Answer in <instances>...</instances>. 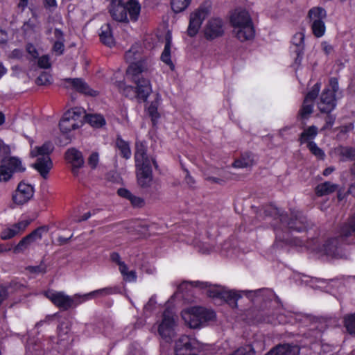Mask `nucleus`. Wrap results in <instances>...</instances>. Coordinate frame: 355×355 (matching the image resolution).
Wrapping results in <instances>:
<instances>
[{
    "label": "nucleus",
    "mask_w": 355,
    "mask_h": 355,
    "mask_svg": "<svg viewBox=\"0 0 355 355\" xmlns=\"http://www.w3.org/2000/svg\"><path fill=\"white\" fill-rule=\"evenodd\" d=\"M223 33V22L220 18L210 19L204 28L205 37L209 40L219 37L222 36Z\"/></svg>",
    "instance_id": "nucleus-18"
},
{
    "label": "nucleus",
    "mask_w": 355,
    "mask_h": 355,
    "mask_svg": "<svg viewBox=\"0 0 355 355\" xmlns=\"http://www.w3.org/2000/svg\"><path fill=\"white\" fill-rule=\"evenodd\" d=\"M116 291V288L109 287L90 292L83 296L75 295L73 297H70L63 292H50L47 294V297L58 308L67 310L90 298L112 295Z\"/></svg>",
    "instance_id": "nucleus-2"
},
{
    "label": "nucleus",
    "mask_w": 355,
    "mask_h": 355,
    "mask_svg": "<svg viewBox=\"0 0 355 355\" xmlns=\"http://www.w3.org/2000/svg\"><path fill=\"white\" fill-rule=\"evenodd\" d=\"M343 320L347 331L349 334L355 336V313L346 315Z\"/></svg>",
    "instance_id": "nucleus-39"
},
{
    "label": "nucleus",
    "mask_w": 355,
    "mask_h": 355,
    "mask_svg": "<svg viewBox=\"0 0 355 355\" xmlns=\"http://www.w3.org/2000/svg\"><path fill=\"white\" fill-rule=\"evenodd\" d=\"M355 234V214L349 217L340 228V237L347 238Z\"/></svg>",
    "instance_id": "nucleus-27"
},
{
    "label": "nucleus",
    "mask_w": 355,
    "mask_h": 355,
    "mask_svg": "<svg viewBox=\"0 0 355 355\" xmlns=\"http://www.w3.org/2000/svg\"><path fill=\"white\" fill-rule=\"evenodd\" d=\"M137 180L139 186L144 189H151V192H157L161 188L157 181H154L151 166L136 168Z\"/></svg>",
    "instance_id": "nucleus-10"
},
{
    "label": "nucleus",
    "mask_w": 355,
    "mask_h": 355,
    "mask_svg": "<svg viewBox=\"0 0 355 355\" xmlns=\"http://www.w3.org/2000/svg\"><path fill=\"white\" fill-rule=\"evenodd\" d=\"M147 146L144 141H137L135 143V167H142L150 165V162L146 154Z\"/></svg>",
    "instance_id": "nucleus-21"
},
{
    "label": "nucleus",
    "mask_w": 355,
    "mask_h": 355,
    "mask_svg": "<svg viewBox=\"0 0 355 355\" xmlns=\"http://www.w3.org/2000/svg\"><path fill=\"white\" fill-rule=\"evenodd\" d=\"M191 286L194 287H199L201 288H207L208 287L207 282H191L189 283Z\"/></svg>",
    "instance_id": "nucleus-60"
},
{
    "label": "nucleus",
    "mask_w": 355,
    "mask_h": 355,
    "mask_svg": "<svg viewBox=\"0 0 355 355\" xmlns=\"http://www.w3.org/2000/svg\"><path fill=\"white\" fill-rule=\"evenodd\" d=\"M99 37L104 44L108 46L114 44V38L110 24H105L101 26Z\"/></svg>",
    "instance_id": "nucleus-33"
},
{
    "label": "nucleus",
    "mask_w": 355,
    "mask_h": 355,
    "mask_svg": "<svg viewBox=\"0 0 355 355\" xmlns=\"http://www.w3.org/2000/svg\"><path fill=\"white\" fill-rule=\"evenodd\" d=\"M340 239L339 237L329 239L322 245V249H318L317 247H311L310 245H309L308 248H311L313 250L321 252L331 258L347 259V254L340 244Z\"/></svg>",
    "instance_id": "nucleus-11"
},
{
    "label": "nucleus",
    "mask_w": 355,
    "mask_h": 355,
    "mask_svg": "<svg viewBox=\"0 0 355 355\" xmlns=\"http://www.w3.org/2000/svg\"><path fill=\"white\" fill-rule=\"evenodd\" d=\"M47 230L48 229L45 226L39 227L33 230L31 233L24 236L14 248V253L18 254L24 252L33 243L40 240L43 233L46 232Z\"/></svg>",
    "instance_id": "nucleus-15"
},
{
    "label": "nucleus",
    "mask_w": 355,
    "mask_h": 355,
    "mask_svg": "<svg viewBox=\"0 0 355 355\" xmlns=\"http://www.w3.org/2000/svg\"><path fill=\"white\" fill-rule=\"evenodd\" d=\"M320 89V85L315 83L311 90L306 95L302 105L298 112V118L302 120H306L313 111V101L318 96Z\"/></svg>",
    "instance_id": "nucleus-12"
},
{
    "label": "nucleus",
    "mask_w": 355,
    "mask_h": 355,
    "mask_svg": "<svg viewBox=\"0 0 355 355\" xmlns=\"http://www.w3.org/2000/svg\"><path fill=\"white\" fill-rule=\"evenodd\" d=\"M325 121L326 123L325 125L323 127V129L330 128L335 121V117L332 115H327L325 119Z\"/></svg>",
    "instance_id": "nucleus-57"
},
{
    "label": "nucleus",
    "mask_w": 355,
    "mask_h": 355,
    "mask_svg": "<svg viewBox=\"0 0 355 355\" xmlns=\"http://www.w3.org/2000/svg\"><path fill=\"white\" fill-rule=\"evenodd\" d=\"M327 89H329L331 90V92H332L334 96L336 95V92L338 91L339 89L337 78H331L329 80V87H328Z\"/></svg>",
    "instance_id": "nucleus-52"
},
{
    "label": "nucleus",
    "mask_w": 355,
    "mask_h": 355,
    "mask_svg": "<svg viewBox=\"0 0 355 355\" xmlns=\"http://www.w3.org/2000/svg\"><path fill=\"white\" fill-rule=\"evenodd\" d=\"M65 82L69 84V85H66L67 87L71 86L77 92L85 95L96 96L98 94L96 91L89 88L88 85L81 78H67Z\"/></svg>",
    "instance_id": "nucleus-23"
},
{
    "label": "nucleus",
    "mask_w": 355,
    "mask_h": 355,
    "mask_svg": "<svg viewBox=\"0 0 355 355\" xmlns=\"http://www.w3.org/2000/svg\"><path fill=\"white\" fill-rule=\"evenodd\" d=\"M39 28L40 21L36 15L33 14V17L24 24L22 30L26 34H31L37 31Z\"/></svg>",
    "instance_id": "nucleus-35"
},
{
    "label": "nucleus",
    "mask_w": 355,
    "mask_h": 355,
    "mask_svg": "<svg viewBox=\"0 0 355 355\" xmlns=\"http://www.w3.org/2000/svg\"><path fill=\"white\" fill-rule=\"evenodd\" d=\"M300 348L296 345H282L271 349L266 355H299Z\"/></svg>",
    "instance_id": "nucleus-26"
},
{
    "label": "nucleus",
    "mask_w": 355,
    "mask_h": 355,
    "mask_svg": "<svg viewBox=\"0 0 355 355\" xmlns=\"http://www.w3.org/2000/svg\"><path fill=\"white\" fill-rule=\"evenodd\" d=\"M31 220H24L8 227L1 232V239L2 240H8L15 236L21 234L26 228L30 225Z\"/></svg>",
    "instance_id": "nucleus-22"
},
{
    "label": "nucleus",
    "mask_w": 355,
    "mask_h": 355,
    "mask_svg": "<svg viewBox=\"0 0 355 355\" xmlns=\"http://www.w3.org/2000/svg\"><path fill=\"white\" fill-rule=\"evenodd\" d=\"M233 33L241 42L252 39L255 31L249 12L244 9H236L230 17Z\"/></svg>",
    "instance_id": "nucleus-3"
},
{
    "label": "nucleus",
    "mask_w": 355,
    "mask_h": 355,
    "mask_svg": "<svg viewBox=\"0 0 355 355\" xmlns=\"http://www.w3.org/2000/svg\"><path fill=\"white\" fill-rule=\"evenodd\" d=\"M201 348L200 343L195 338L187 336H182L176 341L175 348Z\"/></svg>",
    "instance_id": "nucleus-31"
},
{
    "label": "nucleus",
    "mask_w": 355,
    "mask_h": 355,
    "mask_svg": "<svg viewBox=\"0 0 355 355\" xmlns=\"http://www.w3.org/2000/svg\"><path fill=\"white\" fill-rule=\"evenodd\" d=\"M148 114L151 116L152 120L153 121L155 120H156L157 119H158L159 114H158V112H157V107L155 105H150L148 107Z\"/></svg>",
    "instance_id": "nucleus-56"
},
{
    "label": "nucleus",
    "mask_w": 355,
    "mask_h": 355,
    "mask_svg": "<svg viewBox=\"0 0 355 355\" xmlns=\"http://www.w3.org/2000/svg\"><path fill=\"white\" fill-rule=\"evenodd\" d=\"M28 269L29 272L32 273H45L46 271V266L44 263H41L39 266H29Z\"/></svg>",
    "instance_id": "nucleus-50"
},
{
    "label": "nucleus",
    "mask_w": 355,
    "mask_h": 355,
    "mask_svg": "<svg viewBox=\"0 0 355 355\" xmlns=\"http://www.w3.org/2000/svg\"><path fill=\"white\" fill-rule=\"evenodd\" d=\"M26 51L29 55L32 56L33 59L38 58L39 53L35 46L32 44H28L26 46Z\"/></svg>",
    "instance_id": "nucleus-53"
},
{
    "label": "nucleus",
    "mask_w": 355,
    "mask_h": 355,
    "mask_svg": "<svg viewBox=\"0 0 355 355\" xmlns=\"http://www.w3.org/2000/svg\"><path fill=\"white\" fill-rule=\"evenodd\" d=\"M24 171L25 167L22 166L19 159L15 157H10L0 166V182L10 180L13 173Z\"/></svg>",
    "instance_id": "nucleus-14"
},
{
    "label": "nucleus",
    "mask_w": 355,
    "mask_h": 355,
    "mask_svg": "<svg viewBox=\"0 0 355 355\" xmlns=\"http://www.w3.org/2000/svg\"><path fill=\"white\" fill-rule=\"evenodd\" d=\"M184 171L186 173L185 178H184L186 184L189 187L193 188L194 185L196 184V181H195L194 178L191 176V175L187 169H184Z\"/></svg>",
    "instance_id": "nucleus-55"
},
{
    "label": "nucleus",
    "mask_w": 355,
    "mask_h": 355,
    "mask_svg": "<svg viewBox=\"0 0 355 355\" xmlns=\"http://www.w3.org/2000/svg\"><path fill=\"white\" fill-rule=\"evenodd\" d=\"M33 187L31 184L21 182L18 184L17 189L12 195V200L17 205H24L33 198Z\"/></svg>",
    "instance_id": "nucleus-17"
},
{
    "label": "nucleus",
    "mask_w": 355,
    "mask_h": 355,
    "mask_svg": "<svg viewBox=\"0 0 355 355\" xmlns=\"http://www.w3.org/2000/svg\"><path fill=\"white\" fill-rule=\"evenodd\" d=\"M51 76L46 72H42L35 80L37 85H46L51 83Z\"/></svg>",
    "instance_id": "nucleus-46"
},
{
    "label": "nucleus",
    "mask_w": 355,
    "mask_h": 355,
    "mask_svg": "<svg viewBox=\"0 0 355 355\" xmlns=\"http://www.w3.org/2000/svg\"><path fill=\"white\" fill-rule=\"evenodd\" d=\"M8 292L5 287L0 286V304L7 297Z\"/></svg>",
    "instance_id": "nucleus-59"
},
{
    "label": "nucleus",
    "mask_w": 355,
    "mask_h": 355,
    "mask_svg": "<svg viewBox=\"0 0 355 355\" xmlns=\"http://www.w3.org/2000/svg\"><path fill=\"white\" fill-rule=\"evenodd\" d=\"M253 164V158L250 154H245L240 159L236 160L233 163V166L235 168H247Z\"/></svg>",
    "instance_id": "nucleus-38"
},
{
    "label": "nucleus",
    "mask_w": 355,
    "mask_h": 355,
    "mask_svg": "<svg viewBox=\"0 0 355 355\" xmlns=\"http://www.w3.org/2000/svg\"><path fill=\"white\" fill-rule=\"evenodd\" d=\"M133 82L136 84V94L139 99L146 101L152 92L150 80L146 78H138Z\"/></svg>",
    "instance_id": "nucleus-25"
},
{
    "label": "nucleus",
    "mask_w": 355,
    "mask_h": 355,
    "mask_svg": "<svg viewBox=\"0 0 355 355\" xmlns=\"http://www.w3.org/2000/svg\"><path fill=\"white\" fill-rule=\"evenodd\" d=\"M123 93L126 96H137L136 91H134V88L132 86H126L123 89Z\"/></svg>",
    "instance_id": "nucleus-58"
},
{
    "label": "nucleus",
    "mask_w": 355,
    "mask_h": 355,
    "mask_svg": "<svg viewBox=\"0 0 355 355\" xmlns=\"http://www.w3.org/2000/svg\"><path fill=\"white\" fill-rule=\"evenodd\" d=\"M37 65L42 69H49L51 67L50 58L47 55H42L38 58Z\"/></svg>",
    "instance_id": "nucleus-47"
},
{
    "label": "nucleus",
    "mask_w": 355,
    "mask_h": 355,
    "mask_svg": "<svg viewBox=\"0 0 355 355\" xmlns=\"http://www.w3.org/2000/svg\"><path fill=\"white\" fill-rule=\"evenodd\" d=\"M275 234L277 240L283 241L286 243H293L295 245H302V241L301 240H295L294 241H289L288 232H283L280 229L275 228Z\"/></svg>",
    "instance_id": "nucleus-41"
},
{
    "label": "nucleus",
    "mask_w": 355,
    "mask_h": 355,
    "mask_svg": "<svg viewBox=\"0 0 355 355\" xmlns=\"http://www.w3.org/2000/svg\"><path fill=\"white\" fill-rule=\"evenodd\" d=\"M263 214L265 216H271L279 220L282 225L287 227L289 232H308L313 227L306 217L299 211H292L288 218L277 208L269 206L264 209Z\"/></svg>",
    "instance_id": "nucleus-1"
},
{
    "label": "nucleus",
    "mask_w": 355,
    "mask_h": 355,
    "mask_svg": "<svg viewBox=\"0 0 355 355\" xmlns=\"http://www.w3.org/2000/svg\"><path fill=\"white\" fill-rule=\"evenodd\" d=\"M8 40L7 33L6 31L0 28V44H4Z\"/></svg>",
    "instance_id": "nucleus-63"
},
{
    "label": "nucleus",
    "mask_w": 355,
    "mask_h": 355,
    "mask_svg": "<svg viewBox=\"0 0 355 355\" xmlns=\"http://www.w3.org/2000/svg\"><path fill=\"white\" fill-rule=\"evenodd\" d=\"M112 261L116 263L119 268H121V270H124L125 268V263L121 261V257L117 252H112L110 255Z\"/></svg>",
    "instance_id": "nucleus-48"
},
{
    "label": "nucleus",
    "mask_w": 355,
    "mask_h": 355,
    "mask_svg": "<svg viewBox=\"0 0 355 355\" xmlns=\"http://www.w3.org/2000/svg\"><path fill=\"white\" fill-rule=\"evenodd\" d=\"M201 348H175V355H198Z\"/></svg>",
    "instance_id": "nucleus-45"
},
{
    "label": "nucleus",
    "mask_w": 355,
    "mask_h": 355,
    "mask_svg": "<svg viewBox=\"0 0 355 355\" xmlns=\"http://www.w3.org/2000/svg\"><path fill=\"white\" fill-rule=\"evenodd\" d=\"M171 34L168 33L166 35V43L164 51L161 55V60L167 65H168L173 70L175 67L171 59Z\"/></svg>",
    "instance_id": "nucleus-29"
},
{
    "label": "nucleus",
    "mask_w": 355,
    "mask_h": 355,
    "mask_svg": "<svg viewBox=\"0 0 355 355\" xmlns=\"http://www.w3.org/2000/svg\"><path fill=\"white\" fill-rule=\"evenodd\" d=\"M148 66L145 60H138L136 62H132L130 64L126 71V76L131 80H135L138 78H143L140 77L141 73L147 71Z\"/></svg>",
    "instance_id": "nucleus-24"
},
{
    "label": "nucleus",
    "mask_w": 355,
    "mask_h": 355,
    "mask_svg": "<svg viewBox=\"0 0 355 355\" xmlns=\"http://www.w3.org/2000/svg\"><path fill=\"white\" fill-rule=\"evenodd\" d=\"M209 10L208 8L201 6L196 11L191 13L187 33L190 37L195 36L205 19L208 16Z\"/></svg>",
    "instance_id": "nucleus-13"
},
{
    "label": "nucleus",
    "mask_w": 355,
    "mask_h": 355,
    "mask_svg": "<svg viewBox=\"0 0 355 355\" xmlns=\"http://www.w3.org/2000/svg\"><path fill=\"white\" fill-rule=\"evenodd\" d=\"M336 107V98L329 89H324L318 102V107L321 112L329 114Z\"/></svg>",
    "instance_id": "nucleus-19"
},
{
    "label": "nucleus",
    "mask_w": 355,
    "mask_h": 355,
    "mask_svg": "<svg viewBox=\"0 0 355 355\" xmlns=\"http://www.w3.org/2000/svg\"><path fill=\"white\" fill-rule=\"evenodd\" d=\"M99 161V156L97 153H92L88 158V164L92 168H95Z\"/></svg>",
    "instance_id": "nucleus-51"
},
{
    "label": "nucleus",
    "mask_w": 355,
    "mask_h": 355,
    "mask_svg": "<svg viewBox=\"0 0 355 355\" xmlns=\"http://www.w3.org/2000/svg\"><path fill=\"white\" fill-rule=\"evenodd\" d=\"M177 316L169 309H165L162 319L158 327V333L166 342H169L175 335Z\"/></svg>",
    "instance_id": "nucleus-7"
},
{
    "label": "nucleus",
    "mask_w": 355,
    "mask_h": 355,
    "mask_svg": "<svg viewBox=\"0 0 355 355\" xmlns=\"http://www.w3.org/2000/svg\"><path fill=\"white\" fill-rule=\"evenodd\" d=\"M191 0H171V5L175 12L184 10L190 4Z\"/></svg>",
    "instance_id": "nucleus-40"
},
{
    "label": "nucleus",
    "mask_w": 355,
    "mask_h": 355,
    "mask_svg": "<svg viewBox=\"0 0 355 355\" xmlns=\"http://www.w3.org/2000/svg\"><path fill=\"white\" fill-rule=\"evenodd\" d=\"M125 58L128 62L132 64V62H136L138 60H140V55L137 52L135 47H132L125 53Z\"/></svg>",
    "instance_id": "nucleus-44"
},
{
    "label": "nucleus",
    "mask_w": 355,
    "mask_h": 355,
    "mask_svg": "<svg viewBox=\"0 0 355 355\" xmlns=\"http://www.w3.org/2000/svg\"><path fill=\"white\" fill-rule=\"evenodd\" d=\"M215 313L203 307H193L182 311V317L190 328H199L215 318Z\"/></svg>",
    "instance_id": "nucleus-6"
},
{
    "label": "nucleus",
    "mask_w": 355,
    "mask_h": 355,
    "mask_svg": "<svg viewBox=\"0 0 355 355\" xmlns=\"http://www.w3.org/2000/svg\"><path fill=\"white\" fill-rule=\"evenodd\" d=\"M318 134V128L315 125H311L304 128V130L301 132L299 137V141L301 144L304 143L308 144L309 141H313Z\"/></svg>",
    "instance_id": "nucleus-30"
},
{
    "label": "nucleus",
    "mask_w": 355,
    "mask_h": 355,
    "mask_svg": "<svg viewBox=\"0 0 355 355\" xmlns=\"http://www.w3.org/2000/svg\"><path fill=\"white\" fill-rule=\"evenodd\" d=\"M309 150L317 158L323 159L325 157L324 151L318 146V145L313 141H309L307 144Z\"/></svg>",
    "instance_id": "nucleus-42"
},
{
    "label": "nucleus",
    "mask_w": 355,
    "mask_h": 355,
    "mask_svg": "<svg viewBox=\"0 0 355 355\" xmlns=\"http://www.w3.org/2000/svg\"><path fill=\"white\" fill-rule=\"evenodd\" d=\"M117 193L121 197L129 200L133 207H141L144 205V200L142 198L134 196L126 189L121 188L118 189Z\"/></svg>",
    "instance_id": "nucleus-28"
},
{
    "label": "nucleus",
    "mask_w": 355,
    "mask_h": 355,
    "mask_svg": "<svg viewBox=\"0 0 355 355\" xmlns=\"http://www.w3.org/2000/svg\"><path fill=\"white\" fill-rule=\"evenodd\" d=\"M337 189V184L331 183L329 182H325L318 184L316 187L315 193L318 196H322L334 193L336 191Z\"/></svg>",
    "instance_id": "nucleus-34"
},
{
    "label": "nucleus",
    "mask_w": 355,
    "mask_h": 355,
    "mask_svg": "<svg viewBox=\"0 0 355 355\" xmlns=\"http://www.w3.org/2000/svg\"><path fill=\"white\" fill-rule=\"evenodd\" d=\"M53 51L58 55H60L63 54L64 51V41H61V40L55 41L53 46Z\"/></svg>",
    "instance_id": "nucleus-49"
},
{
    "label": "nucleus",
    "mask_w": 355,
    "mask_h": 355,
    "mask_svg": "<svg viewBox=\"0 0 355 355\" xmlns=\"http://www.w3.org/2000/svg\"><path fill=\"white\" fill-rule=\"evenodd\" d=\"M66 160L71 165V172L75 176L78 174V170L84 164L82 153L76 148H70L65 153Z\"/></svg>",
    "instance_id": "nucleus-20"
},
{
    "label": "nucleus",
    "mask_w": 355,
    "mask_h": 355,
    "mask_svg": "<svg viewBox=\"0 0 355 355\" xmlns=\"http://www.w3.org/2000/svg\"><path fill=\"white\" fill-rule=\"evenodd\" d=\"M304 35L301 32L295 33L292 38V44L297 47V49L295 50L297 54V58L295 59L296 63H300L301 62V55L302 54L304 49Z\"/></svg>",
    "instance_id": "nucleus-32"
},
{
    "label": "nucleus",
    "mask_w": 355,
    "mask_h": 355,
    "mask_svg": "<svg viewBox=\"0 0 355 355\" xmlns=\"http://www.w3.org/2000/svg\"><path fill=\"white\" fill-rule=\"evenodd\" d=\"M116 144L120 150L121 155L126 159H129L131 156L129 144L121 138H117Z\"/></svg>",
    "instance_id": "nucleus-37"
},
{
    "label": "nucleus",
    "mask_w": 355,
    "mask_h": 355,
    "mask_svg": "<svg viewBox=\"0 0 355 355\" xmlns=\"http://www.w3.org/2000/svg\"><path fill=\"white\" fill-rule=\"evenodd\" d=\"M322 49L326 55H330L334 52V47L329 42L324 41L321 43Z\"/></svg>",
    "instance_id": "nucleus-54"
},
{
    "label": "nucleus",
    "mask_w": 355,
    "mask_h": 355,
    "mask_svg": "<svg viewBox=\"0 0 355 355\" xmlns=\"http://www.w3.org/2000/svg\"><path fill=\"white\" fill-rule=\"evenodd\" d=\"M44 6L48 8H55L57 7V3L55 0H44Z\"/></svg>",
    "instance_id": "nucleus-61"
},
{
    "label": "nucleus",
    "mask_w": 355,
    "mask_h": 355,
    "mask_svg": "<svg viewBox=\"0 0 355 355\" xmlns=\"http://www.w3.org/2000/svg\"><path fill=\"white\" fill-rule=\"evenodd\" d=\"M342 153L347 157H352L355 155V150L353 148H345Z\"/></svg>",
    "instance_id": "nucleus-62"
},
{
    "label": "nucleus",
    "mask_w": 355,
    "mask_h": 355,
    "mask_svg": "<svg viewBox=\"0 0 355 355\" xmlns=\"http://www.w3.org/2000/svg\"><path fill=\"white\" fill-rule=\"evenodd\" d=\"M140 5L135 0H129L125 5L122 3H110L109 12L112 19L119 22H127L128 12L132 21H136L140 13Z\"/></svg>",
    "instance_id": "nucleus-5"
},
{
    "label": "nucleus",
    "mask_w": 355,
    "mask_h": 355,
    "mask_svg": "<svg viewBox=\"0 0 355 355\" xmlns=\"http://www.w3.org/2000/svg\"><path fill=\"white\" fill-rule=\"evenodd\" d=\"M83 114L84 110L77 107L67 111L60 121V130L63 133H67L71 130L78 128L83 124Z\"/></svg>",
    "instance_id": "nucleus-8"
},
{
    "label": "nucleus",
    "mask_w": 355,
    "mask_h": 355,
    "mask_svg": "<svg viewBox=\"0 0 355 355\" xmlns=\"http://www.w3.org/2000/svg\"><path fill=\"white\" fill-rule=\"evenodd\" d=\"M119 270L122 275L123 279L126 282H135L137 279V273L135 270H128V267L125 264L124 270H121V268H119Z\"/></svg>",
    "instance_id": "nucleus-43"
},
{
    "label": "nucleus",
    "mask_w": 355,
    "mask_h": 355,
    "mask_svg": "<svg viewBox=\"0 0 355 355\" xmlns=\"http://www.w3.org/2000/svg\"><path fill=\"white\" fill-rule=\"evenodd\" d=\"M207 295L212 298L222 299L230 303L232 300L235 305L236 301L241 297L238 292L233 290H227L220 286H209L207 290Z\"/></svg>",
    "instance_id": "nucleus-16"
},
{
    "label": "nucleus",
    "mask_w": 355,
    "mask_h": 355,
    "mask_svg": "<svg viewBox=\"0 0 355 355\" xmlns=\"http://www.w3.org/2000/svg\"><path fill=\"white\" fill-rule=\"evenodd\" d=\"M308 17L313 35L317 37L323 36L326 31L324 21L327 17L325 10L320 7L313 8L309 10Z\"/></svg>",
    "instance_id": "nucleus-9"
},
{
    "label": "nucleus",
    "mask_w": 355,
    "mask_h": 355,
    "mask_svg": "<svg viewBox=\"0 0 355 355\" xmlns=\"http://www.w3.org/2000/svg\"><path fill=\"white\" fill-rule=\"evenodd\" d=\"M85 117L87 121L92 126L96 128H101L105 125V119L101 114H83V118Z\"/></svg>",
    "instance_id": "nucleus-36"
},
{
    "label": "nucleus",
    "mask_w": 355,
    "mask_h": 355,
    "mask_svg": "<svg viewBox=\"0 0 355 355\" xmlns=\"http://www.w3.org/2000/svg\"><path fill=\"white\" fill-rule=\"evenodd\" d=\"M53 150V145L49 141L45 142L42 146H35L31 150V156L37 157L33 166L45 179L53 168V162L49 157Z\"/></svg>",
    "instance_id": "nucleus-4"
},
{
    "label": "nucleus",
    "mask_w": 355,
    "mask_h": 355,
    "mask_svg": "<svg viewBox=\"0 0 355 355\" xmlns=\"http://www.w3.org/2000/svg\"><path fill=\"white\" fill-rule=\"evenodd\" d=\"M54 35H55V38L57 39V40L64 41V37H63V33L61 30H60L58 28H55L54 31Z\"/></svg>",
    "instance_id": "nucleus-64"
}]
</instances>
